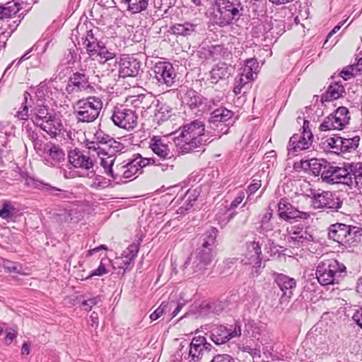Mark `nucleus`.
I'll use <instances>...</instances> for the list:
<instances>
[{
    "label": "nucleus",
    "instance_id": "f257e3e1",
    "mask_svg": "<svg viewBox=\"0 0 362 362\" xmlns=\"http://www.w3.org/2000/svg\"><path fill=\"white\" fill-rule=\"evenodd\" d=\"M218 234L216 228L211 227L203 235L202 246L197 252L192 254L182 266L183 274L186 276L201 275L211 264L214 257V246Z\"/></svg>",
    "mask_w": 362,
    "mask_h": 362
},
{
    "label": "nucleus",
    "instance_id": "f03ea898",
    "mask_svg": "<svg viewBox=\"0 0 362 362\" xmlns=\"http://www.w3.org/2000/svg\"><path fill=\"white\" fill-rule=\"evenodd\" d=\"M204 127L202 122L195 120L185 125L175 142L182 154L189 153L200 148L206 141L204 139Z\"/></svg>",
    "mask_w": 362,
    "mask_h": 362
},
{
    "label": "nucleus",
    "instance_id": "7ed1b4c3",
    "mask_svg": "<svg viewBox=\"0 0 362 362\" xmlns=\"http://www.w3.org/2000/svg\"><path fill=\"white\" fill-rule=\"evenodd\" d=\"M217 13L214 16V22L224 27L236 22L243 16V6L238 0H216Z\"/></svg>",
    "mask_w": 362,
    "mask_h": 362
},
{
    "label": "nucleus",
    "instance_id": "20e7f679",
    "mask_svg": "<svg viewBox=\"0 0 362 362\" xmlns=\"http://www.w3.org/2000/svg\"><path fill=\"white\" fill-rule=\"evenodd\" d=\"M346 272V267L334 259L320 261L317 266L315 275L318 282L322 286L338 284Z\"/></svg>",
    "mask_w": 362,
    "mask_h": 362
},
{
    "label": "nucleus",
    "instance_id": "39448f33",
    "mask_svg": "<svg viewBox=\"0 0 362 362\" xmlns=\"http://www.w3.org/2000/svg\"><path fill=\"white\" fill-rule=\"evenodd\" d=\"M102 108L103 102L99 98L87 97L76 102L74 114L80 122H92L98 117Z\"/></svg>",
    "mask_w": 362,
    "mask_h": 362
},
{
    "label": "nucleus",
    "instance_id": "423d86ee",
    "mask_svg": "<svg viewBox=\"0 0 362 362\" xmlns=\"http://www.w3.org/2000/svg\"><path fill=\"white\" fill-rule=\"evenodd\" d=\"M361 235L358 227L337 223L329 228V238L342 245L358 243Z\"/></svg>",
    "mask_w": 362,
    "mask_h": 362
},
{
    "label": "nucleus",
    "instance_id": "0eeeda50",
    "mask_svg": "<svg viewBox=\"0 0 362 362\" xmlns=\"http://www.w3.org/2000/svg\"><path fill=\"white\" fill-rule=\"evenodd\" d=\"M241 262L251 267V276H257L262 268V250L260 245L255 241L246 243V250L243 254Z\"/></svg>",
    "mask_w": 362,
    "mask_h": 362
},
{
    "label": "nucleus",
    "instance_id": "6e6552de",
    "mask_svg": "<svg viewBox=\"0 0 362 362\" xmlns=\"http://www.w3.org/2000/svg\"><path fill=\"white\" fill-rule=\"evenodd\" d=\"M241 334V325L240 322H235L228 327L222 325L213 327L209 338L216 345H222L232 339L240 337Z\"/></svg>",
    "mask_w": 362,
    "mask_h": 362
},
{
    "label": "nucleus",
    "instance_id": "1a4fd4ad",
    "mask_svg": "<svg viewBox=\"0 0 362 362\" xmlns=\"http://www.w3.org/2000/svg\"><path fill=\"white\" fill-rule=\"evenodd\" d=\"M361 138L356 135L350 137L346 136H333L327 139V146L332 151L337 153L344 155L346 153H354L358 147Z\"/></svg>",
    "mask_w": 362,
    "mask_h": 362
},
{
    "label": "nucleus",
    "instance_id": "9d476101",
    "mask_svg": "<svg viewBox=\"0 0 362 362\" xmlns=\"http://www.w3.org/2000/svg\"><path fill=\"white\" fill-rule=\"evenodd\" d=\"M137 119L136 112L124 106L115 107L112 110L111 120L119 128L132 130L137 124Z\"/></svg>",
    "mask_w": 362,
    "mask_h": 362
},
{
    "label": "nucleus",
    "instance_id": "9b49d317",
    "mask_svg": "<svg viewBox=\"0 0 362 362\" xmlns=\"http://www.w3.org/2000/svg\"><path fill=\"white\" fill-rule=\"evenodd\" d=\"M350 120L349 111L346 107H339L335 112L326 117L320 125L321 131L341 130Z\"/></svg>",
    "mask_w": 362,
    "mask_h": 362
},
{
    "label": "nucleus",
    "instance_id": "f8f14e48",
    "mask_svg": "<svg viewBox=\"0 0 362 362\" xmlns=\"http://www.w3.org/2000/svg\"><path fill=\"white\" fill-rule=\"evenodd\" d=\"M93 90L89 77L84 73L76 72L69 78L65 90L67 94L79 97L82 92L90 93Z\"/></svg>",
    "mask_w": 362,
    "mask_h": 362
},
{
    "label": "nucleus",
    "instance_id": "ddd939ff",
    "mask_svg": "<svg viewBox=\"0 0 362 362\" xmlns=\"http://www.w3.org/2000/svg\"><path fill=\"white\" fill-rule=\"evenodd\" d=\"M154 78L160 84L171 87L175 83L176 73L173 65L166 62H159L153 67Z\"/></svg>",
    "mask_w": 362,
    "mask_h": 362
},
{
    "label": "nucleus",
    "instance_id": "4468645a",
    "mask_svg": "<svg viewBox=\"0 0 362 362\" xmlns=\"http://www.w3.org/2000/svg\"><path fill=\"white\" fill-rule=\"evenodd\" d=\"M312 203L315 209L327 208L335 211L340 209L342 205L341 199L331 192L314 194Z\"/></svg>",
    "mask_w": 362,
    "mask_h": 362
},
{
    "label": "nucleus",
    "instance_id": "2eb2a0df",
    "mask_svg": "<svg viewBox=\"0 0 362 362\" xmlns=\"http://www.w3.org/2000/svg\"><path fill=\"white\" fill-rule=\"evenodd\" d=\"M69 163L75 168L88 170L94 167L95 161L88 153L78 148L71 150L68 154Z\"/></svg>",
    "mask_w": 362,
    "mask_h": 362
},
{
    "label": "nucleus",
    "instance_id": "dca6fc26",
    "mask_svg": "<svg viewBox=\"0 0 362 362\" xmlns=\"http://www.w3.org/2000/svg\"><path fill=\"white\" fill-rule=\"evenodd\" d=\"M313 141V134L311 132H305L300 134H295L290 138L287 150L290 153L308 149L312 146Z\"/></svg>",
    "mask_w": 362,
    "mask_h": 362
},
{
    "label": "nucleus",
    "instance_id": "f3484780",
    "mask_svg": "<svg viewBox=\"0 0 362 362\" xmlns=\"http://www.w3.org/2000/svg\"><path fill=\"white\" fill-rule=\"evenodd\" d=\"M233 115V112L226 107H221L211 113L209 119L211 128L221 127L222 134H226L228 130V124H225Z\"/></svg>",
    "mask_w": 362,
    "mask_h": 362
},
{
    "label": "nucleus",
    "instance_id": "a211bd4d",
    "mask_svg": "<svg viewBox=\"0 0 362 362\" xmlns=\"http://www.w3.org/2000/svg\"><path fill=\"white\" fill-rule=\"evenodd\" d=\"M274 281L282 292L280 298L281 303L287 302L293 296V291L296 287V281L293 278L283 274H276Z\"/></svg>",
    "mask_w": 362,
    "mask_h": 362
},
{
    "label": "nucleus",
    "instance_id": "6ab92c4d",
    "mask_svg": "<svg viewBox=\"0 0 362 362\" xmlns=\"http://www.w3.org/2000/svg\"><path fill=\"white\" fill-rule=\"evenodd\" d=\"M258 70L259 64L256 59H247L241 73L235 79V83L243 88L245 85L254 80V76L257 75Z\"/></svg>",
    "mask_w": 362,
    "mask_h": 362
},
{
    "label": "nucleus",
    "instance_id": "aec40b11",
    "mask_svg": "<svg viewBox=\"0 0 362 362\" xmlns=\"http://www.w3.org/2000/svg\"><path fill=\"white\" fill-rule=\"evenodd\" d=\"M141 69V62L134 57H124L120 59L119 74L122 78L135 77Z\"/></svg>",
    "mask_w": 362,
    "mask_h": 362
},
{
    "label": "nucleus",
    "instance_id": "412c9836",
    "mask_svg": "<svg viewBox=\"0 0 362 362\" xmlns=\"http://www.w3.org/2000/svg\"><path fill=\"white\" fill-rule=\"evenodd\" d=\"M278 208L279 216L284 220L296 218L306 219L309 217L308 213L298 211L284 199H281L278 204Z\"/></svg>",
    "mask_w": 362,
    "mask_h": 362
},
{
    "label": "nucleus",
    "instance_id": "4be33fe9",
    "mask_svg": "<svg viewBox=\"0 0 362 362\" xmlns=\"http://www.w3.org/2000/svg\"><path fill=\"white\" fill-rule=\"evenodd\" d=\"M139 250V243L131 244L127 250L124 251L122 256L116 259L115 264H117L119 268L124 270L132 268L134 261L137 256Z\"/></svg>",
    "mask_w": 362,
    "mask_h": 362
},
{
    "label": "nucleus",
    "instance_id": "5701e85b",
    "mask_svg": "<svg viewBox=\"0 0 362 362\" xmlns=\"http://www.w3.org/2000/svg\"><path fill=\"white\" fill-rule=\"evenodd\" d=\"M137 161H133V159L128 161H124L122 163L115 166V173L114 174V179H130L134 176L138 172Z\"/></svg>",
    "mask_w": 362,
    "mask_h": 362
},
{
    "label": "nucleus",
    "instance_id": "b1692460",
    "mask_svg": "<svg viewBox=\"0 0 362 362\" xmlns=\"http://www.w3.org/2000/svg\"><path fill=\"white\" fill-rule=\"evenodd\" d=\"M88 148L89 149H94L96 151L98 156L109 155L115 156L117 153L122 152L124 148V145L122 143L116 141L113 138H111L107 144L103 148L99 146L96 147L95 146V142H90L88 144Z\"/></svg>",
    "mask_w": 362,
    "mask_h": 362
},
{
    "label": "nucleus",
    "instance_id": "393cba45",
    "mask_svg": "<svg viewBox=\"0 0 362 362\" xmlns=\"http://www.w3.org/2000/svg\"><path fill=\"white\" fill-rule=\"evenodd\" d=\"M149 147L153 152L162 159H170L173 157L168 144L160 136H154L151 139Z\"/></svg>",
    "mask_w": 362,
    "mask_h": 362
},
{
    "label": "nucleus",
    "instance_id": "a878e982",
    "mask_svg": "<svg viewBox=\"0 0 362 362\" xmlns=\"http://www.w3.org/2000/svg\"><path fill=\"white\" fill-rule=\"evenodd\" d=\"M204 337L198 336L192 338L189 346L187 359L189 361L197 362L204 355Z\"/></svg>",
    "mask_w": 362,
    "mask_h": 362
},
{
    "label": "nucleus",
    "instance_id": "bb28decb",
    "mask_svg": "<svg viewBox=\"0 0 362 362\" xmlns=\"http://www.w3.org/2000/svg\"><path fill=\"white\" fill-rule=\"evenodd\" d=\"M40 128L52 137H56L62 130V124L61 119L54 114L51 116V118L47 119L45 122H40Z\"/></svg>",
    "mask_w": 362,
    "mask_h": 362
},
{
    "label": "nucleus",
    "instance_id": "cd10ccee",
    "mask_svg": "<svg viewBox=\"0 0 362 362\" xmlns=\"http://www.w3.org/2000/svg\"><path fill=\"white\" fill-rule=\"evenodd\" d=\"M205 98L192 89H189L186 91L182 97V102L187 105L191 109L199 108L202 111V105Z\"/></svg>",
    "mask_w": 362,
    "mask_h": 362
},
{
    "label": "nucleus",
    "instance_id": "c85d7f7f",
    "mask_svg": "<svg viewBox=\"0 0 362 362\" xmlns=\"http://www.w3.org/2000/svg\"><path fill=\"white\" fill-rule=\"evenodd\" d=\"M288 240L294 243H303L304 241L313 240V235L303 227H292L288 230Z\"/></svg>",
    "mask_w": 362,
    "mask_h": 362
},
{
    "label": "nucleus",
    "instance_id": "c756f323",
    "mask_svg": "<svg viewBox=\"0 0 362 362\" xmlns=\"http://www.w3.org/2000/svg\"><path fill=\"white\" fill-rule=\"evenodd\" d=\"M344 93V88L339 83L330 84L327 91L322 94L321 100L322 103L337 100L342 96Z\"/></svg>",
    "mask_w": 362,
    "mask_h": 362
},
{
    "label": "nucleus",
    "instance_id": "7c9ffc66",
    "mask_svg": "<svg viewBox=\"0 0 362 362\" xmlns=\"http://www.w3.org/2000/svg\"><path fill=\"white\" fill-rule=\"evenodd\" d=\"M122 3L128 11L139 13L147 9L149 0H122Z\"/></svg>",
    "mask_w": 362,
    "mask_h": 362
},
{
    "label": "nucleus",
    "instance_id": "2f4dec72",
    "mask_svg": "<svg viewBox=\"0 0 362 362\" xmlns=\"http://www.w3.org/2000/svg\"><path fill=\"white\" fill-rule=\"evenodd\" d=\"M196 25L185 22L184 23H177L171 27L172 33L176 35L188 36L194 32Z\"/></svg>",
    "mask_w": 362,
    "mask_h": 362
},
{
    "label": "nucleus",
    "instance_id": "473e14b6",
    "mask_svg": "<svg viewBox=\"0 0 362 362\" xmlns=\"http://www.w3.org/2000/svg\"><path fill=\"white\" fill-rule=\"evenodd\" d=\"M228 67L226 63H218L215 65L211 72V81L213 83H216L219 80L224 78L228 74Z\"/></svg>",
    "mask_w": 362,
    "mask_h": 362
},
{
    "label": "nucleus",
    "instance_id": "72a5a7b5",
    "mask_svg": "<svg viewBox=\"0 0 362 362\" xmlns=\"http://www.w3.org/2000/svg\"><path fill=\"white\" fill-rule=\"evenodd\" d=\"M21 9V4L14 1H9L5 6H0V20L11 17Z\"/></svg>",
    "mask_w": 362,
    "mask_h": 362
},
{
    "label": "nucleus",
    "instance_id": "f704fd0d",
    "mask_svg": "<svg viewBox=\"0 0 362 362\" xmlns=\"http://www.w3.org/2000/svg\"><path fill=\"white\" fill-rule=\"evenodd\" d=\"M349 170L355 187L362 186V163H356L350 164Z\"/></svg>",
    "mask_w": 362,
    "mask_h": 362
},
{
    "label": "nucleus",
    "instance_id": "c9c22d12",
    "mask_svg": "<svg viewBox=\"0 0 362 362\" xmlns=\"http://www.w3.org/2000/svg\"><path fill=\"white\" fill-rule=\"evenodd\" d=\"M54 113L49 112L45 106H39L36 108L35 117L33 120L34 124L40 127V122H45L47 119L51 118Z\"/></svg>",
    "mask_w": 362,
    "mask_h": 362
},
{
    "label": "nucleus",
    "instance_id": "e433bc0d",
    "mask_svg": "<svg viewBox=\"0 0 362 362\" xmlns=\"http://www.w3.org/2000/svg\"><path fill=\"white\" fill-rule=\"evenodd\" d=\"M98 156L100 158V165L104 168L105 173L114 179V174L115 173V168L112 169L115 161L114 156L109 155Z\"/></svg>",
    "mask_w": 362,
    "mask_h": 362
},
{
    "label": "nucleus",
    "instance_id": "4c0bfd02",
    "mask_svg": "<svg viewBox=\"0 0 362 362\" xmlns=\"http://www.w3.org/2000/svg\"><path fill=\"white\" fill-rule=\"evenodd\" d=\"M336 171L341 184L348 186L354 185L353 177L349 175V170L346 168H340L336 166Z\"/></svg>",
    "mask_w": 362,
    "mask_h": 362
},
{
    "label": "nucleus",
    "instance_id": "58836bf2",
    "mask_svg": "<svg viewBox=\"0 0 362 362\" xmlns=\"http://www.w3.org/2000/svg\"><path fill=\"white\" fill-rule=\"evenodd\" d=\"M175 305L173 301L171 302H163L150 315V319L151 321L158 320L162 316L168 309L170 310L173 306Z\"/></svg>",
    "mask_w": 362,
    "mask_h": 362
},
{
    "label": "nucleus",
    "instance_id": "ea45409f",
    "mask_svg": "<svg viewBox=\"0 0 362 362\" xmlns=\"http://www.w3.org/2000/svg\"><path fill=\"white\" fill-rule=\"evenodd\" d=\"M171 108L165 104H160L155 113V117L158 121L167 120L171 116Z\"/></svg>",
    "mask_w": 362,
    "mask_h": 362
},
{
    "label": "nucleus",
    "instance_id": "a19ab883",
    "mask_svg": "<svg viewBox=\"0 0 362 362\" xmlns=\"http://www.w3.org/2000/svg\"><path fill=\"white\" fill-rule=\"evenodd\" d=\"M97 55L100 57V63L105 64L108 62L113 61V65L116 66L117 61L114 60L115 54L107 50L105 47L102 46Z\"/></svg>",
    "mask_w": 362,
    "mask_h": 362
},
{
    "label": "nucleus",
    "instance_id": "79ce46f5",
    "mask_svg": "<svg viewBox=\"0 0 362 362\" xmlns=\"http://www.w3.org/2000/svg\"><path fill=\"white\" fill-rule=\"evenodd\" d=\"M49 156L56 163H59L65 158L64 151L59 146L52 145L49 149Z\"/></svg>",
    "mask_w": 362,
    "mask_h": 362
},
{
    "label": "nucleus",
    "instance_id": "37998d69",
    "mask_svg": "<svg viewBox=\"0 0 362 362\" xmlns=\"http://www.w3.org/2000/svg\"><path fill=\"white\" fill-rule=\"evenodd\" d=\"M334 168L335 166L330 165V164L327 162L326 165L322 167V168H320V171H321L320 177L323 182L327 183L330 182V178L332 175Z\"/></svg>",
    "mask_w": 362,
    "mask_h": 362
},
{
    "label": "nucleus",
    "instance_id": "c03bdc74",
    "mask_svg": "<svg viewBox=\"0 0 362 362\" xmlns=\"http://www.w3.org/2000/svg\"><path fill=\"white\" fill-rule=\"evenodd\" d=\"M14 212L15 209L9 203L5 202L0 210V217L4 219L9 218L13 216Z\"/></svg>",
    "mask_w": 362,
    "mask_h": 362
},
{
    "label": "nucleus",
    "instance_id": "a18cd8bd",
    "mask_svg": "<svg viewBox=\"0 0 362 362\" xmlns=\"http://www.w3.org/2000/svg\"><path fill=\"white\" fill-rule=\"evenodd\" d=\"M132 104L134 105L135 108L137 109H146L148 107L147 106L146 97L144 95H139L137 96L134 97V98L132 100Z\"/></svg>",
    "mask_w": 362,
    "mask_h": 362
},
{
    "label": "nucleus",
    "instance_id": "49530a36",
    "mask_svg": "<svg viewBox=\"0 0 362 362\" xmlns=\"http://www.w3.org/2000/svg\"><path fill=\"white\" fill-rule=\"evenodd\" d=\"M85 48L90 56L97 54L102 45H100L98 41H93L91 43L83 44Z\"/></svg>",
    "mask_w": 362,
    "mask_h": 362
},
{
    "label": "nucleus",
    "instance_id": "de8ad7c7",
    "mask_svg": "<svg viewBox=\"0 0 362 362\" xmlns=\"http://www.w3.org/2000/svg\"><path fill=\"white\" fill-rule=\"evenodd\" d=\"M327 163L326 160H318L317 159H311L309 163V165L313 168V171L315 174H318L321 175V171H320V168H322Z\"/></svg>",
    "mask_w": 362,
    "mask_h": 362
},
{
    "label": "nucleus",
    "instance_id": "09e8293b",
    "mask_svg": "<svg viewBox=\"0 0 362 362\" xmlns=\"http://www.w3.org/2000/svg\"><path fill=\"white\" fill-rule=\"evenodd\" d=\"M94 139L97 143L103 144L105 146L111 137L102 131H97L94 135Z\"/></svg>",
    "mask_w": 362,
    "mask_h": 362
},
{
    "label": "nucleus",
    "instance_id": "8fccbe9b",
    "mask_svg": "<svg viewBox=\"0 0 362 362\" xmlns=\"http://www.w3.org/2000/svg\"><path fill=\"white\" fill-rule=\"evenodd\" d=\"M209 308L212 313H215L216 315H219L225 308V303L222 301L214 302L209 305Z\"/></svg>",
    "mask_w": 362,
    "mask_h": 362
},
{
    "label": "nucleus",
    "instance_id": "3c124183",
    "mask_svg": "<svg viewBox=\"0 0 362 362\" xmlns=\"http://www.w3.org/2000/svg\"><path fill=\"white\" fill-rule=\"evenodd\" d=\"M210 362H238L228 354H217Z\"/></svg>",
    "mask_w": 362,
    "mask_h": 362
},
{
    "label": "nucleus",
    "instance_id": "603ef678",
    "mask_svg": "<svg viewBox=\"0 0 362 362\" xmlns=\"http://www.w3.org/2000/svg\"><path fill=\"white\" fill-rule=\"evenodd\" d=\"M133 161L138 162L137 164L139 165L138 166V170L139 171L142 168L149 165L151 161L154 163V159L142 158L139 154H138L136 157L133 159Z\"/></svg>",
    "mask_w": 362,
    "mask_h": 362
},
{
    "label": "nucleus",
    "instance_id": "864d4df0",
    "mask_svg": "<svg viewBox=\"0 0 362 362\" xmlns=\"http://www.w3.org/2000/svg\"><path fill=\"white\" fill-rule=\"evenodd\" d=\"M107 273V269H106L103 261H101L99 267L96 269L93 270L90 274V275L87 277V279H89L94 276H101Z\"/></svg>",
    "mask_w": 362,
    "mask_h": 362
},
{
    "label": "nucleus",
    "instance_id": "5fc2aeb1",
    "mask_svg": "<svg viewBox=\"0 0 362 362\" xmlns=\"http://www.w3.org/2000/svg\"><path fill=\"white\" fill-rule=\"evenodd\" d=\"M220 102V99H214L211 98L208 100L205 98V101L204 102V105H202V112L209 111L212 109L213 107L217 105L218 103Z\"/></svg>",
    "mask_w": 362,
    "mask_h": 362
},
{
    "label": "nucleus",
    "instance_id": "6e6d98bb",
    "mask_svg": "<svg viewBox=\"0 0 362 362\" xmlns=\"http://www.w3.org/2000/svg\"><path fill=\"white\" fill-rule=\"evenodd\" d=\"M275 226L273 221L261 224L259 227V233L267 235L269 233L274 230Z\"/></svg>",
    "mask_w": 362,
    "mask_h": 362
},
{
    "label": "nucleus",
    "instance_id": "4d7b16f0",
    "mask_svg": "<svg viewBox=\"0 0 362 362\" xmlns=\"http://www.w3.org/2000/svg\"><path fill=\"white\" fill-rule=\"evenodd\" d=\"M15 117L21 120H26L28 118V105H25L21 110L17 111Z\"/></svg>",
    "mask_w": 362,
    "mask_h": 362
},
{
    "label": "nucleus",
    "instance_id": "13d9d810",
    "mask_svg": "<svg viewBox=\"0 0 362 362\" xmlns=\"http://www.w3.org/2000/svg\"><path fill=\"white\" fill-rule=\"evenodd\" d=\"M43 188L46 190H50L53 195L59 196L60 198H66L65 194H59L58 192H62V190L54 187H52L48 184H43Z\"/></svg>",
    "mask_w": 362,
    "mask_h": 362
},
{
    "label": "nucleus",
    "instance_id": "bf43d9fd",
    "mask_svg": "<svg viewBox=\"0 0 362 362\" xmlns=\"http://www.w3.org/2000/svg\"><path fill=\"white\" fill-rule=\"evenodd\" d=\"M81 40L83 41V44L91 43L93 41H98L95 37L92 30L86 31V35H83L81 37Z\"/></svg>",
    "mask_w": 362,
    "mask_h": 362
},
{
    "label": "nucleus",
    "instance_id": "052dcab7",
    "mask_svg": "<svg viewBox=\"0 0 362 362\" xmlns=\"http://www.w3.org/2000/svg\"><path fill=\"white\" fill-rule=\"evenodd\" d=\"M98 302V298H93L86 300L83 302L82 305L85 310H90L92 307L96 305Z\"/></svg>",
    "mask_w": 362,
    "mask_h": 362
},
{
    "label": "nucleus",
    "instance_id": "680f3d73",
    "mask_svg": "<svg viewBox=\"0 0 362 362\" xmlns=\"http://www.w3.org/2000/svg\"><path fill=\"white\" fill-rule=\"evenodd\" d=\"M261 180H253V182L248 186V192L250 194L255 193L261 187Z\"/></svg>",
    "mask_w": 362,
    "mask_h": 362
},
{
    "label": "nucleus",
    "instance_id": "e2e57ef3",
    "mask_svg": "<svg viewBox=\"0 0 362 362\" xmlns=\"http://www.w3.org/2000/svg\"><path fill=\"white\" fill-rule=\"evenodd\" d=\"M245 197V194L243 192H240L238 196L235 198V199L231 203V207H237L243 200Z\"/></svg>",
    "mask_w": 362,
    "mask_h": 362
},
{
    "label": "nucleus",
    "instance_id": "0e129e2a",
    "mask_svg": "<svg viewBox=\"0 0 362 362\" xmlns=\"http://www.w3.org/2000/svg\"><path fill=\"white\" fill-rule=\"evenodd\" d=\"M272 216L273 214L272 209H268L265 214L262 217L261 224L272 221Z\"/></svg>",
    "mask_w": 362,
    "mask_h": 362
},
{
    "label": "nucleus",
    "instance_id": "69168bd1",
    "mask_svg": "<svg viewBox=\"0 0 362 362\" xmlns=\"http://www.w3.org/2000/svg\"><path fill=\"white\" fill-rule=\"evenodd\" d=\"M346 21V20L344 21L341 25H336L330 32L328 34V35L327 36V39L325 40V42L324 44V46L326 45V44L327 43L329 39L334 34L336 33L337 31L339 30V29L341 28V25H344L345 23V22Z\"/></svg>",
    "mask_w": 362,
    "mask_h": 362
},
{
    "label": "nucleus",
    "instance_id": "338daca9",
    "mask_svg": "<svg viewBox=\"0 0 362 362\" xmlns=\"http://www.w3.org/2000/svg\"><path fill=\"white\" fill-rule=\"evenodd\" d=\"M107 250V247L106 245H100V246L98 247H96L92 250H89L88 252H87V257H90L91 255H93V254L99 252L100 250Z\"/></svg>",
    "mask_w": 362,
    "mask_h": 362
},
{
    "label": "nucleus",
    "instance_id": "774afa93",
    "mask_svg": "<svg viewBox=\"0 0 362 362\" xmlns=\"http://www.w3.org/2000/svg\"><path fill=\"white\" fill-rule=\"evenodd\" d=\"M356 291L362 298V277L360 278L357 281Z\"/></svg>",
    "mask_w": 362,
    "mask_h": 362
}]
</instances>
